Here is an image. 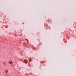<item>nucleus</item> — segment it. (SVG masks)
<instances>
[{"mask_svg": "<svg viewBox=\"0 0 76 76\" xmlns=\"http://www.w3.org/2000/svg\"><path fill=\"white\" fill-rule=\"evenodd\" d=\"M9 63H10V64H12L13 63V62H12V61H11L9 62Z\"/></svg>", "mask_w": 76, "mask_h": 76, "instance_id": "f257e3e1", "label": "nucleus"}, {"mask_svg": "<svg viewBox=\"0 0 76 76\" xmlns=\"http://www.w3.org/2000/svg\"><path fill=\"white\" fill-rule=\"evenodd\" d=\"M24 23H22V24L23 25V24Z\"/></svg>", "mask_w": 76, "mask_h": 76, "instance_id": "39448f33", "label": "nucleus"}, {"mask_svg": "<svg viewBox=\"0 0 76 76\" xmlns=\"http://www.w3.org/2000/svg\"><path fill=\"white\" fill-rule=\"evenodd\" d=\"M25 63H27L28 62H27V61H26Z\"/></svg>", "mask_w": 76, "mask_h": 76, "instance_id": "7ed1b4c3", "label": "nucleus"}, {"mask_svg": "<svg viewBox=\"0 0 76 76\" xmlns=\"http://www.w3.org/2000/svg\"><path fill=\"white\" fill-rule=\"evenodd\" d=\"M5 73H7L8 71L7 70H6L5 72Z\"/></svg>", "mask_w": 76, "mask_h": 76, "instance_id": "f03ea898", "label": "nucleus"}, {"mask_svg": "<svg viewBox=\"0 0 76 76\" xmlns=\"http://www.w3.org/2000/svg\"><path fill=\"white\" fill-rule=\"evenodd\" d=\"M29 61L30 62H31V59H29Z\"/></svg>", "mask_w": 76, "mask_h": 76, "instance_id": "20e7f679", "label": "nucleus"}]
</instances>
